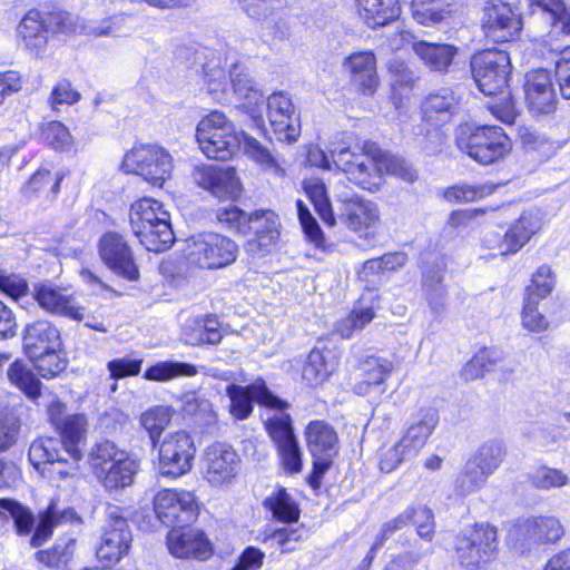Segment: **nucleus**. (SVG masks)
<instances>
[{"mask_svg":"<svg viewBox=\"0 0 570 570\" xmlns=\"http://www.w3.org/2000/svg\"><path fill=\"white\" fill-rule=\"evenodd\" d=\"M268 435L276 445L279 465L286 474H297L303 470V452L293 432L291 416L279 413L265 423Z\"/></svg>","mask_w":570,"mask_h":570,"instance_id":"9b49d317","label":"nucleus"},{"mask_svg":"<svg viewBox=\"0 0 570 570\" xmlns=\"http://www.w3.org/2000/svg\"><path fill=\"white\" fill-rule=\"evenodd\" d=\"M242 132L223 112L213 111L197 125L196 138L208 158L227 160L239 150Z\"/></svg>","mask_w":570,"mask_h":570,"instance_id":"7ed1b4c3","label":"nucleus"},{"mask_svg":"<svg viewBox=\"0 0 570 570\" xmlns=\"http://www.w3.org/2000/svg\"><path fill=\"white\" fill-rule=\"evenodd\" d=\"M169 552L176 558H194L207 560L213 548L205 534L196 530L173 528L167 537Z\"/></svg>","mask_w":570,"mask_h":570,"instance_id":"a878e982","label":"nucleus"},{"mask_svg":"<svg viewBox=\"0 0 570 570\" xmlns=\"http://www.w3.org/2000/svg\"><path fill=\"white\" fill-rule=\"evenodd\" d=\"M41 137L49 146L57 150L68 149L72 144V137L68 128L59 121H51L43 125L41 128Z\"/></svg>","mask_w":570,"mask_h":570,"instance_id":"774afa93","label":"nucleus"},{"mask_svg":"<svg viewBox=\"0 0 570 570\" xmlns=\"http://www.w3.org/2000/svg\"><path fill=\"white\" fill-rule=\"evenodd\" d=\"M497 549V529L489 524H476L455 540L456 559L466 569H475L487 562Z\"/></svg>","mask_w":570,"mask_h":570,"instance_id":"9d476101","label":"nucleus"},{"mask_svg":"<svg viewBox=\"0 0 570 570\" xmlns=\"http://www.w3.org/2000/svg\"><path fill=\"white\" fill-rule=\"evenodd\" d=\"M407 511H412L411 523L416 527V533L420 538L432 541L435 532V521L433 511L426 505H410Z\"/></svg>","mask_w":570,"mask_h":570,"instance_id":"e2e57ef3","label":"nucleus"},{"mask_svg":"<svg viewBox=\"0 0 570 570\" xmlns=\"http://www.w3.org/2000/svg\"><path fill=\"white\" fill-rule=\"evenodd\" d=\"M204 79L208 91L220 102H230L229 77L222 66L220 58L213 57L203 66Z\"/></svg>","mask_w":570,"mask_h":570,"instance_id":"79ce46f5","label":"nucleus"},{"mask_svg":"<svg viewBox=\"0 0 570 570\" xmlns=\"http://www.w3.org/2000/svg\"><path fill=\"white\" fill-rule=\"evenodd\" d=\"M335 355L327 347H315L307 355L302 377L309 385L323 383L335 370Z\"/></svg>","mask_w":570,"mask_h":570,"instance_id":"c9c22d12","label":"nucleus"},{"mask_svg":"<svg viewBox=\"0 0 570 570\" xmlns=\"http://www.w3.org/2000/svg\"><path fill=\"white\" fill-rule=\"evenodd\" d=\"M80 517L72 508H62L51 501L45 512L40 513L39 522L31 538V546L38 548L52 535L53 529L65 524H79Z\"/></svg>","mask_w":570,"mask_h":570,"instance_id":"7c9ffc66","label":"nucleus"},{"mask_svg":"<svg viewBox=\"0 0 570 570\" xmlns=\"http://www.w3.org/2000/svg\"><path fill=\"white\" fill-rule=\"evenodd\" d=\"M542 226L538 212L527 210L511 224L503 236L495 232L487 233L483 244L488 248H498L500 254L518 253Z\"/></svg>","mask_w":570,"mask_h":570,"instance_id":"ddd939ff","label":"nucleus"},{"mask_svg":"<svg viewBox=\"0 0 570 570\" xmlns=\"http://www.w3.org/2000/svg\"><path fill=\"white\" fill-rule=\"evenodd\" d=\"M413 50L426 67L439 72H448L459 51L452 45L428 41L414 42Z\"/></svg>","mask_w":570,"mask_h":570,"instance_id":"f704fd0d","label":"nucleus"},{"mask_svg":"<svg viewBox=\"0 0 570 570\" xmlns=\"http://www.w3.org/2000/svg\"><path fill=\"white\" fill-rule=\"evenodd\" d=\"M122 168L126 173L140 175L151 185L161 187L171 176L174 163L171 155L164 147L140 144L125 155Z\"/></svg>","mask_w":570,"mask_h":570,"instance_id":"423d86ee","label":"nucleus"},{"mask_svg":"<svg viewBox=\"0 0 570 570\" xmlns=\"http://www.w3.org/2000/svg\"><path fill=\"white\" fill-rule=\"evenodd\" d=\"M131 540L132 537L127 520L122 517H117L105 529L101 542L97 549V557L108 562H118L128 553Z\"/></svg>","mask_w":570,"mask_h":570,"instance_id":"cd10ccee","label":"nucleus"},{"mask_svg":"<svg viewBox=\"0 0 570 570\" xmlns=\"http://www.w3.org/2000/svg\"><path fill=\"white\" fill-rule=\"evenodd\" d=\"M228 75L230 99L235 97L238 101H243V107L254 120L262 119L265 98L256 87L248 69L236 62L233 63Z\"/></svg>","mask_w":570,"mask_h":570,"instance_id":"412c9836","label":"nucleus"},{"mask_svg":"<svg viewBox=\"0 0 570 570\" xmlns=\"http://www.w3.org/2000/svg\"><path fill=\"white\" fill-rule=\"evenodd\" d=\"M238 246L227 236L217 233H202L186 240L184 256L186 262L199 268H223L237 258Z\"/></svg>","mask_w":570,"mask_h":570,"instance_id":"39448f33","label":"nucleus"},{"mask_svg":"<svg viewBox=\"0 0 570 570\" xmlns=\"http://www.w3.org/2000/svg\"><path fill=\"white\" fill-rule=\"evenodd\" d=\"M374 316L372 307L356 306L345 318L337 323L336 332L343 338H350L355 330H362Z\"/></svg>","mask_w":570,"mask_h":570,"instance_id":"052dcab7","label":"nucleus"},{"mask_svg":"<svg viewBox=\"0 0 570 570\" xmlns=\"http://www.w3.org/2000/svg\"><path fill=\"white\" fill-rule=\"evenodd\" d=\"M266 106L276 138L288 144L295 142L301 134V125L291 98L282 91L274 92L267 98Z\"/></svg>","mask_w":570,"mask_h":570,"instance_id":"f3484780","label":"nucleus"},{"mask_svg":"<svg viewBox=\"0 0 570 570\" xmlns=\"http://www.w3.org/2000/svg\"><path fill=\"white\" fill-rule=\"evenodd\" d=\"M198 373L196 366L180 362H158L146 370L144 379L148 381L165 382L178 376H195Z\"/></svg>","mask_w":570,"mask_h":570,"instance_id":"603ef678","label":"nucleus"},{"mask_svg":"<svg viewBox=\"0 0 570 570\" xmlns=\"http://www.w3.org/2000/svg\"><path fill=\"white\" fill-rule=\"evenodd\" d=\"M46 24V14L42 16L37 10H30L22 18L18 27V32L28 49L39 51L46 47L50 36Z\"/></svg>","mask_w":570,"mask_h":570,"instance_id":"e433bc0d","label":"nucleus"},{"mask_svg":"<svg viewBox=\"0 0 570 570\" xmlns=\"http://www.w3.org/2000/svg\"><path fill=\"white\" fill-rule=\"evenodd\" d=\"M523 87L525 101L531 112L550 114L554 111L557 94L548 70L539 68L527 72Z\"/></svg>","mask_w":570,"mask_h":570,"instance_id":"b1692460","label":"nucleus"},{"mask_svg":"<svg viewBox=\"0 0 570 570\" xmlns=\"http://www.w3.org/2000/svg\"><path fill=\"white\" fill-rule=\"evenodd\" d=\"M180 338L185 344L199 346L203 344H218L223 333L218 320L213 315L187 318L183 326Z\"/></svg>","mask_w":570,"mask_h":570,"instance_id":"2f4dec72","label":"nucleus"},{"mask_svg":"<svg viewBox=\"0 0 570 570\" xmlns=\"http://www.w3.org/2000/svg\"><path fill=\"white\" fill-rule=\"evenodd\" d=\"M101 261L115 273L130 281L138 277V268L132 252L122 237L116 232L105 233L98 244Z\"/></svg>","mask_w":570,"mask_h":570,"instance_id":"a211bd4d","label":"nucleus"},{"mask_svg":"<svg viewBox=\"0 0 570 570\" xmlns=\"http://www.w3.org/2000/svg\"><path fill=\"white\" fill-rule=\"evenodd\" d=\"M0 508L7 511L13 519L16 531L19 535H28L35 527V515L32 511L11 499H0Z\"/></svg>","mask_w":570,"mask_h":570,"instance_id":"4d7b16f0","label":"nucleus"},{"mask_svg":"<svg viewBox=\"0 0 570 570\" xmlns=\"http://www.w3.org/2000/svg\"><path fill=\"white\" fill-rule=\"evenodd\" d=\"M439 423L436 411L432 409L420 412V417L414 421L401 438V446L406 453L415 456L426 444L429 438Z\"/></svg>","mask_w":570,"mask_h":570,"instance_id":"72a5a7b5","label":"nucleus"},{"mask_svg":"<svg viewBox=\"0 0 570 570\" xmlns=\"http://www.w3.org/2000/svg\"><path fill=\"white\" fill-rule=\"evenodd\" d=\"M543 49L549 51L556 65V75L562 97L570 99V46L551 45L548 48V43H544Z\"/></svg>","mask_w":570,"mask_h":570,"instance_id":"8fccbe9b","label":"nucleus"},{"mask_svg":"<svg viewBox=\"0 0 570 570\" xmlns=\"http://www.w3.org/2000/svg\"><path fill=\"white\" fill-rule=\"evenodd\" d=\"M303 188L321 218L326 224L334 225L335 217L324 181L321 178L311 177L303 181Z\"/></svg>","mask_w":570,"mask_h":570,"instance_id":"09e8293b","label":"nucleus"},{"mask_svg":"<svg viewBox=\"0 0 570 570\" xmlns=\"http://www.w3.org/2000/svg\"><path fill=\"white\" fill-rule=\"evenodd\" d=\"M532 12H539L554 28L570 35V4L567 0H528Z\"/></svg>","mask_w":570,"mask_h":570,"instance_id":"37998d69","label":"nucleus"},{"mask_svg":"<svg viewBox=\"0 0 570 570\" xmlns=\"http://www.w3.org/2000/svg\"><path fill=\"white\" fill-rule=\"evenodd\" d=\"M281 223L278 216L267 209L250 213L246 235L252 233L248 240V250L253 253H268L279 238Z\"/></svg>","mask_w":570,"mask_h":570,"instance_id":"393cba45","label":"nucleus"},{"mask_svg":"<svg viewBox=\"0 0 570 570\" xmlns=\"http://www.w3.org/2000/svg\"><path fill=\"white\" fill-rule=\"evenodd\" d=\"M38 374L50 380L58 376L67 367V360L62 355V347L59 351L46 352L40 356L29 357Z\"/></svg>","mask_w":570,"mask_h":570,"instance_id":"13d9d810","label":"nucleus"},{"mask_svg":"<svg viewBox=\"0 0 570 570\" xmlns=\"http://www.w3.org/2000/svg\"><path fill=\"white\" fill-rule=\"evenodd\" d=\"M554 287V277L551 268L548 265L540 266L532 276V283L528 286L527 297H533L535 301H540L547 297Z\"/></svg>","mask_w":570,"mask_h":570,"instance_id":"338daca9","label":"nucleus"},{"mask_svg":"<svg viewBox=\"0 0 570 570\" xmlns=\"http://www.w3.org/2000/svg\"><path fill=\"white\" fill-rule=\"evenodd\" d=\"M482 28L494 42L511 41L522 29L517 0H488L483 9Z\"/></svg>","mask_w":570,"mask_h":570,"instance_id":"1a4fd4ad","label":"nucleus"},{"mask_svg":"<svg viewBox=\"0 0 570 570\" xmlns=\"http://www.w3.org/2000/svg\"><path fill=\"white\" fill-rule=\"evenodd\" d=\"M240 140L244 154L248 158L258 164L264 170L271 171L276 176H284L285 170L266 146L244 131L242 132Z\"/></svg>","mask_w":570,"mask_h":570,"instance_id":"a18cd8bd","label":"nucleus"},{"mask_svg":"<svg viewBox=\"0 0 570 570\" xmlns=\"http://www.w3.org/2000/svg\"><path fill=\"white\" fill-rule=\"evenodd\" d=\"M306 443L314 459L313 471L307 482L313 489L321 487L324 473L331 468L337 454L338 436L335 430L324 421H312L305 431Z\"/></svg>","mask_w":570,"mask_h":570,"instance_id":"0eeeda50","label":"nucleus"},{"mask_svg":"<svg viewBox=\"0 0 570 570\" xmlns=\"http://www.w3.org/2000/svg\"><path fill=\"white\" fill-rule=\"evenodd\" d=\"M227 395L230 399V413L237 420H245L250 415L254 401L274 409L285 406L283 401L272 394L264 382L247 386L232 384L227 387Z\"/></svg>","mask_w":570,"mask_h":570,"instance_id":"6ab92c4d","label":"nucleus"},{"mask_svg":"<svg viewBox=\"0 0 570 570\" xmlns=\"http://www.w3.org/2000/svg\"><path fill=\"white\" fill-rule=\"evenodd\" d=\"M341 217L350 229L358 233L374 229L380 223L377 205L361 197L344 200Z\"/></svg>","mask_w":570,"mask_h":570,"instance_id":"c756f323","label":"nucleus"},{"mask_svg":"<svg viewBox=\"0 0 570 570\" xmlns=\"http://www.w3.org/2000/svg\"><path fill=\"white\" fill-rule=\"evenodd\" d=\"M456 145L462 153L481 165L500 161L512 148L510 138L499 126L461 129Z\"/></svg>","mask_w":570,"mask_h":570,"instance_id":"20e7f679","label":"nucleus"},{"mask_svg":"<svg viewBox=\"0 0 570 570\" xmlns=\"http://www.w3.org/2000/svg\"><path fill=\"white\" fill-rule=\"evenodd\" d=\"M126 14L119 13L102 19L100 22L91 21L82 24L81 30L87 36L107 37L117 36L126 22Z\"/></svg>","mask_w":570,"mask_h":570,"instance_id":"69168bd1","label":"nucleus"},{"mask_svg":"<svg viewBox=\"0 0 570 570\" xmlns=\"http://www.w3.org/2000/svg\"><path fill=\"white\" fill-rule=\"evenodd\" d=\"M499 357L497 353L490 348H482L464 365L462 370V376L466 381L475 380L484 375L485 372L490 371Z\"/></svg>","mask_w":570,"mask_h":570,"instance_id":"bf43d9fd","label":"nucleus"},{"mask_svg":"<svg viewBox=\"0 0 570 570\" xmlns=\"http://www.w3.org/2000/svg\"><path fill=\"white\" fill-rule=\"evenodd\" d=\"M239 459L232 446L215 443L207 448L204 459V476L215 487L229 483L237 473Z\"/></svg>","mask_w":570,"mask_h":570,"instance_id":"4be33fe9","label":"nucleus"},{"mask_svg":"<svg viewBox=\"0 0 570 570\" xmlns=\"http://www.w3.org/2000/svg\"><path fill=\"white\" fill-rule=\"evenodd\" d=\"M264 507L276 521L292 523L299 519V505L285 488H278L266 497Z\"/></svg>","mask_w":570,"mask_h":570,"instance_id":"a19ab883","label":"nucleus"},{"mask_svg":"<svg viewBox=\"0 0 570 570\" xmlns=\"http://www.w3.org/2000/svg\"><path fill=\"white\" fill-rule=\"evenodd\" d=\"M130 225L135 236L149 252H165L174 243L169 213L154 198L145 197L131 205Z\"/></svg>","mask_w":570,"mask_h":570,"instance_id":"f03ea898","label":"nucleus"},{"mask_svg":"<svg viewBox=\"0 0 570 570\" xmlns=\"http://www.w3.org/2000/svg\"><path fill=\"white\" fill-rule=\"evenodd\" d=\"M137 471V461L129 459L105 470L102 473L98 474L97 478L107 490H120L129 487L134 482V476Z\"/></svg>","mask_w":570,"mask_h":570,"instance_id":"de8ad7c7","label":"nucleus"},{"mask_svg":"<svg viewBox=\"0 0 570 570\" xmlns=\"http://www.w3.org/2000/svg\"><path fill=\"white\" fill-rule=\"evenodd\" d=\"M360 14L371 28L385 26L399 18V0H360Z\"/></svg>","mask_w":570,"mask_h":570,"instance_id":"4c0bfd02","label":"nucleus"},{"mask_svg":"<svg viewBox=\"0 0 570 570\" xmlns=\"http://www.w3.org/2000/svg\"><path fill=\"white\" fill-rule=\"evenodd\" d=\"M196 448L191 436L185 431L169 432L159 448L160 471L165 475L180 476L193 465Z\"/></svg>","mask_w":570,"mask_h":570,"instance_id":"4468645a","label":"nucleus"},{"mask_svg":"<svg viewBox=\"0 0 570 570\" xmlns=\"http://www.w3.org/2000/svg\"><path fill=\"white\" fill-rule=\"evenodd\" d=\"M505 451L500 441L484 442L470 458L488 476H490L501 464Z\"/></svg>","mask_w":570,"mask_h":570,"instance_id":"3c124183","label":"nucleus"},{"mask_svg":"<svg viewBox=\"0 0 570 570\" xmlns=\"http://www.w3.org/2000/svg\"><path fill=\"white\" fill-rule=\"evenodd\" d=\"M62 346L59 330L49 321L39 320L28 324L23 332V350L28 357L46 352L59 351Z\"/></svg>","mask_w":570,"mask_h":570,"instance_id":"bb28decb","label":"nucleus"},{"mask_svg":"<svg viewBox=\"0 0 570 570\" xmlns=\"http://www.w3.org/2000/svg\"><path fill=\"white\" fill-rule=\"evenodd\" d=\"M333 167L343 171L347 178L363 189L373 191L380 186L383 168L387 174L405 181H414L415 171L405 160L382 154L374 146L352 148L347 140L332 141L328 148Z\"/></svg>","mask_w":570,"mask_h":570,"instance_id":"f257e3e1","label":"nucleus"},{"mask_svg":"<svg viewBox=\"0 0 570 570\" xmlns=\"http://www.w3.org/2000/svg\"><path fill=\"white\" fill-rule=\"evenodd\" d=\"M488 478L489 476L469 459L455 480V491L462 497L471 494L482 488Z\"/></svg>","mask_w":570,"mask_h":570,"instance_id":"864d4df0","label":"nucleus"},{"mask_svg":"<svg viewBox=\"0 0 570 570\" xmlns=\"http://www.w3.org/2000/svg\"><path fill=\"white\" fill-rule=\"evenodd\" d=\"M358 370L362 372L364 381L355 386L357 394H365L370 385H379L383 383L391 374L392 363L385 358L376 356H367L361 361Z\"/></svg>","mask_w":570,"mask_h":570,"instance_id":"49530a36","label":"nucleus"},{"mask_svg":"<svg viewBox=\"0 0 570 570\" xmlns=\"http://www.w3.org/2000/svg\"><path fill=\"white\" fill-rule=\"evenodd\" d=\"M29 460L38 469L40 464L51 465V472L69 468L70 458L63 452L58 439L40 438L33 441L29 449Z\"/></svg>","mask_w":570,"mask_h":570,"instance_id":"473e14b6","label":"nucleus"},{"mask_svg":"<svg viewBox=\"0 0 570 570\" xmlns=\"http://www.w3.org/2000/svg\"><path fill=\"white\" fill-rule=\"evenodd\" d=\"M33 292L39 306L48 313L75 321H82L86 316V308L66 288L48 283L36 285Z\"/></svg>","mask_w":570,"mask_h":570,"instance_id":"5701e85b","label":"nucleus"},{"mask_svg":"<svg viewBox=\"0 0 570 570\" xmlns=\"http://www.w3.org/2000/svg\"><path fill=\"white\" fill-rule=\"evenodd\" d=\"M520 140L527 151L537 153L542 158H549L557 149L552 140L529 128L520 130Z\"/></svg>","mask_w":570,"mask_h":570,"instance_id":"680f3d73","label":"nucleus"},{"mask_svg":"<svg viewBox=\"0 0 570 570\" xmlns=\"http://www.w3.org/2000/svg\"><path fill=\"white\" fill-rule=\"evenodd\" d=\"M444 278V266L436 265L434 268L423 273V291L432 313L440 317L446 307L448 292L442 284Z\"/></svg>","mask_w":570,"mask_h":570,"instance_id":"58836bf2","label":"nucleus"},{"mask_svg":"<svg viewBox=\"0 0 570 570\" xmlns=\"http://www.w3.org/2000/svg\"><path fill=\"white\" fill-rule=\"evenodd\" d=\"M88 421L83 414H65V419L58 422L56 430L60 435L59 442L63 446V452L70 458L68 469L58 470L60 479L73 476L82 459L81 445L86 441Z\"/></svg>","mask_w":570,"mask_h":570,"instance_id":"dca6fc26","label":"nucleus"},{"mask_svg":"<svg viewBox=\"0 0 570 570\" xmlns=\"http://www.w3.org/2000/svg\"><path fill=\"white\" fill-rule=\"evenodd\" d=\"M563 533V527L557 518L540 515L517 520L510 530V538L530 549L537 544L556 543Z\"/></svg>","mask_w":570,"mask_h":570,"instance_id":"2eb2a0df","label":"nucleus"},{"mask_svg":"<svg viewBox=\"0 0 570 570\" xmlns=\"http://www.w3.org/2000/svg\"><path fill=\"white\" fill-rule=\"evenodd\" d=\"M191 178L198 187L218 198H235L239 195L240 184L232 167L198 165L194 167Z\"/></svg>","mask_w":570,"mask_h":570,"instance_id":"aec40b11","label":"nucleus"},{"mask_svg":"<svg viewBox=\"0 0 570 570\" xmlns=\"http://www.w3.org/2000/svg\"><path fill=\"white\" fill-rule=\"evenodd\" d=\"M473 79L484 95L501 91L508 83L511 71L510 56L504 50L488 49L471 59Z\"/></svg>","mask_w":570,"mask_h":570,"instance_id":"6e6552de","label":"nucleus"},{"mask_svg":"<svg viewBox=\"0 0 570 570\" xmlns=\"http://www.w3.org/2000/svg\"><path fill=\"white\" fill-rule=\"evenodd\" d=\"M411 11L413 19L426 27H440L452 17L450 6H444L440 0H412Z\"/></svg>","mask_w":570,"mask_h":570,"instance_id":"ea45409f","label":"nucleus"},{"mask_svg":"<svg viewBox=\"0 0 570 570\" xmlns=\"http://www.w3.org/2000/svg\"><path fill=\"white\" fill-rule=\"evenodd\" d=\"M141 425L149 432L153 443L170 422V411L166 406H155L141 415Z\"/></svg>","mask_w":570,"mask_h":570,"instance_id":"0e129e2a","label":"nucleus"},{"mask_svg":"<svg viewBox=\"0 0 570 570\" xmlns=\"http://www.w3.org/2000/svg\"><path fill=\"white\" fill-rule=\"evenodd\" d=\"M61 180L62 177L58 174H52L47 169H40L28 180L22 188V193L26 197H32L41 193L57 195Z\"/></svg>","mask_w":570,"mask_h":570,"instance_id":"6e6d98bb","label":"nucleus"},{"mask_svg":"<svg viewBox=\"0 0 570 570\" xmlns=\"http://www.w3.org/2000/svg\"><path fill=\"white\" fill-rule=\"evenodd\" d=\"M129 459H131L130 455L111 441L96 443L89 453V464L96 476Z\"/></svg>","mask_w":570,"mask_h":570,"instance_id":"c03bdc74","label":"nucleus"},{"mask_svg":"<svg viewBox=\"0 0 570 570\" xmlns=\"http://www.w3.org/2000/svg\"><path fill=\"white\" fill-rule=\"evenodd\" d=\"M8 379L31 399L40 394V381L33 372L22 362H13L8 370Z\"/></svg>","mask_w":570,"mask_h":570,"instance_id":"5fc2aeb1","label":"nucleus"},{"mask_svg":"<svg viewBox=\"0 0 570 570\" xmlns=\"http://www.w3.org/2000/svg\"><path fill=\"white\" fill-rule=\"evenodd\" d=\"M343 67L350 73L351 81L363 94L373 95L379 86L376 58L372 51H357L347 56Z\"/></svg>","mask_w":570,"mask_h":570,"instance_id":"c85d7f7f","label":"nucleus"},{"mask_svg":"<svg viewBox=\"0 0 570 570\" xmlns=\"http://www.w3.org/2000/svg\"><path fill=\"white\" fill-rule=\"evenodd\" d=\"M158 519L166 525L184 528L193 522L197 514L196 498L186 490L164 489L154 499Z\"/></svg>","mask_w":570,"mask_h":570,"instance_id":"f8f14e48","label":"nucleus"}]
</instances>
